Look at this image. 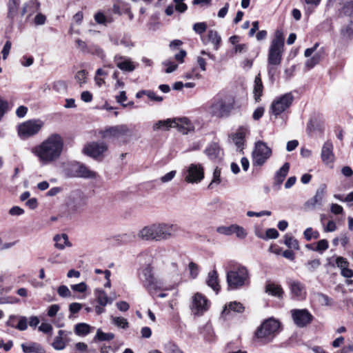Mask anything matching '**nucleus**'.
Segmentation results:
<instances>
[{
  "mask_svg": "<svg viewBox=\"0 0 353 353\" xmlns=\"http://www.w3.org/2000/svg\"><path fill=\"white\" fill-rule=\"evenodd\" d=\"M63 148V139L60 134L54 133L41 143L33 147L31 152L37 157L41 165H48L57 162L60 159Z\"/></svg>",
  "mask_w": 353,
  "mask_h": 353,
  "instance_id": "obj_1",
  "label": "nucleus"
},
{
  "mask_svg": "<svg viewBox=\"0 0 353 353\" xmlns=\"http://www.w3.org/2000/svg\"><path fill=\"white\" fill-rule=\"evenodd\" d=\"M180 228L176 224L156 223L141 229L137 236L143 241H166L176 236Z\"/></svg>",
  "mask_w": 353,
  "mask_h": 353,
  "instance_id": "obj_2",
  "label": "nucleus"
},
{
  "mask_svg": "<svg viewBox=\"0 0 353 353\" xmlns=\"http://www.w3.org/2000/svg\"><path fill=\"white\" fill-rule=\"evenodd\" d=\"M139 277L143 287L150 294L159 290H169L172 288V285H166L162 279L154 275L153 268L150 264L141 268Z\"/></svg>",
  "mask_w": 353,
  "mask_h": 353,
  "instance_id": "obj_3",
  "label": "nucleus"
},
{
  "mask_svg": "<svg viewBox=\"0 0 353 353\" xmlns=\"http://www.w3.org/2000/svg\"><path fill=\"white\" fill-rule=\"evenodd\" d=\"M280 326V322L273 318L265 320L254 332L255 341L262 345L272 343L279 333Z\"/></svg>",
  "mask_w": 353,
  "mask_h": 353,
  "instance_id": "obj_4",
  "label": "nucleus"
},
{
  "mask_svg": "<svg viewBox=\"0 0 353 353\" xmlns=\"http://www.w3.org/2000/svg\"><path fill=\"white\" fill-rule=\"evenodd\" d=\"M234 108V100L230 97L218 94L214 97L208 107L211 116L221 119L229 117Z\"/></svg>",
  "mask_w": 353,
  "mask_h": 353,
  "instance_id": "obj_5",
  "label": "nucleus"
},
{
  "mask_svg": "<svg viewBox=\"0 0 353 353\" xmlns=\"http://www.w3.org/2000/svg\"><path fill=\"white\" fill-rule=\"evenodd\" d=\"M226 280L230 290L248 285L250 283L249 271L245 266L238 265L227 272Z\"/></svg>",
  "mask_w": 353,
  "mask_h": 353,
  "instance_id": "obj_6",
  "label": "nucleus"
},
{
  "mask_svg": "<svg viewBox=\"0 0 353 353\" xmlns=\"http://www.w3.org/2000/svg\"><path fill=\"white\" fill-rule=\"evenodd\" d=\"M284 39L283 32L276 30L272 39L268 54V63L270 65H279L283 53Z\"/></svg>",
  "mask_w": 353,
  "mask_h": 353,
  "instance_id": "obj_7",
  "label": "nucleus"
},
{
  "mask_svg": "<svg viewBox=\"0 0 353 353\" xmlns=\"http://www.w3.org/2000/svg\"><path fill=\"white\" fill-rule=\"evenodd\" d=\"M87 205V199L83 193L79 190L72 192L67 202V212L69 215L82 213Z\"/></svg>",
  "mask_w": 353,
  "mask_h": 353,
  "instance_id": "obj_8",
  "label": "nucleus"
},
{
  "mask_svg": "<svg viewBox=\"0 0 353 353\" xmlns=\"http://www.w3.org/2000/svg\"><path fill=\"white\" fill-rule=\"evenodd\" d=\"M272 153V149L266 143L262 141H256L252 152L253 165L262 166L270 158Z\"/></svg>",
  "mask_w": 353,
  "mask_h": 353,
  "instance_id": "obj_9",
  "label": "nucleus"
},
{
  "mask_svg": "<svg viewBox=\"0 0 353 353\" xmlns=\"http://www.w3.org/2000/svg\"><path fill=\"white\" fill-rule=\"evenodd\" d=\"M44 123L40 119H30L21 123L17 126L19 137L22 139L32 137L41 130Z\"/></svg>",
  "mask_w": 353,
  "mask_h": 353,
  "instance_id": "obj_10",
  "label": "nucleus"
},
{
  "mask_svg": "<svg viewBox=\"0 0 353 353\" xmlns=\"http://www.w3.org/2000/svg\"><path fill=\"white\" fill-rule=\"evenodd\" d=\"M294 101V97L291 92L285 93L276 97L271 103L270 112L275 117L281 115L290 108Z\"/></svg>",
  "mask_w": 353,
  "mask_h": 353,
  "instance_id": "obj_11",
  "label": "nucleus"
},
{
  "mask_svg": "<svg viewBox=\"0 0 353 353\" xmlns=\"http://www.w3.org/2000/svg\"><path fill=\"white\" fill-rule=\"evenodd\" d=\"M108 149V146L105 143L92 141L85 145L83 153L94 159H99L103 158Z\"/></svg>",
  "mask_w": 353,
  "mask_h": 353,
  "instance_id": "obj_12",
  "label": "nucleus"
},
{
  "mask_svg": "<svg viewBox=\"0 0 353 353\" xmlns=\"http://www.w3.org/2000/svg\"><path fill=\"white\" fill-rule=\"evenodd\" d=\"M131 130L125 124L117 125L107 128L101 132V137L104 139H119L131 135Z\"/></svg>",
  "mask_w": 353,
  "mask_h": 353,
  "instance_id": "obj_13",
  "label": "nucleus"
},
{
  "mask_svg": "<svg viewBox=\"0 0 353 353\" xmlns=\"http://www.w3.org/2000/svg\"><path fill=\"white\" fill-rule=\"evenodd\" d=\"M327 192V186L321 184L316 191L314 196L308 199L304 203V208L306 210H313L316 208L323 205V199Z\"/></svg>",
  "mask_w": 353,
  "mask_h": 353,
  "instance_id": "obj_14",
  "label": "nucleus"
},
{
  "mask_svg": "<svg viewBox=\"0 0 353 353\" xmlns=\"http://www.w3.org/2000/svg\"><path fill=\"white\" fill-rule=\"evenodd\" d=\"M209 302L202 294L197 292L192 296L190 308L194 314L202 315L209 308Z\"/></svg>",
  "mask_w": 353,
  "mask_h": 353,
  "instance_id": "obj_15",
  "label": "nucleus"
},
{
  "mask_svg": "<svg viewBox=\"0 0 353 353\" xmlns=\"http://www.w3.org/2000/svg\"><path fill=\"white\" fill-rule=\"evenodd\" d=\"M291 314L294 323L299 327H303L310 324L313 316L306 309H294Z\"/></svg>",
  "mask_w": 353,
  "mask_h": 353,
  "instance_id": "obj_16",
  "label": "nucleus"
},
{
  "mask_svg": "<svg viewBox=\"0 0 353 353\" xmlns=\"http://www.w3.org/2000/svg\"><path fill=\"white\" fill-rule=\"evenodd\" d=\"M204 178V169L199 163H191L187 169L185 181L190 183H197Z\"/></svg>",
  "mask_w": 353,
  "mask_h": 353,
  "instance_id": "obj_17",
  "label": "nucleus"
},
{
  "mask_svg": "<svg viewBox=\"0 0 353 353\" xmlns=\"http://www.w3.org/2000/svg\"><path fill=\"white\" fill-rule=\"evenodd\" d=\"M72 169L74 172L72 176L75 177L86 179H96L99 176L97 172L90 169L89 167L79 162L72 164Z\"/></svg>",
  "mask_w": 353,
  "mask_h": 353,
  "instance_id": "obj_18",
  "label": "nucleus"
},
{
  "mask_svg": "<svg viewBox=\"0 0 353 353\" xmlns=\"http://www.w3.org/2000/svg\"><path fill=\"white\" fill-rule=\"evenodd\" d=\"M172 128H178L183 134L194 131V126L190 120L186 117L172 119Z\"/></svg>",
  "mask_w": 353,
  "mask_h": 353,
  "instance_id": "obj_19",
  "label": "nucleus"
},
{
  "mask_svg": "<svg viewBox=\"0 0 353 353\" xmlns=\"http://www.w3.org/2000/svg\"><path fill=\"white\" fill-rule=\"evenodd\" d=\"M288 285L292 296L298 300H303L306 296L305 286L297 280H290Z\"/></svg>",
  "mask_w": 353,
  "mask_h": 353,
  "instance_id": "obj_20",
  "label": "nucleus"
},
{
  "mask_svg": "<svg viewBox=\"0 0 353 353\" xmlns=\"http://www.w3.org/2000/svg\"><path fill=\"white\" fill-rule=\"evenodd\" d=\"M333 149V143L330 140L326 141L323 145L321 152V157L324 164L329 165L334 161L335 157Z\"/></svg>",
  "mask_w": 353,
  "mask_h": 353,
  "instance_id": "obj_21",
  "label": "nucleus"
},
{
  "mask_svg": "<svg viewBox=\"0 0 353 353\" xmlns=\"http://www.w3.org/2000/svg\"><path fill=\"white\" fill-rule=\"evenodd\" d=\"M249 134V129L246 126H240L231 137L237 149L242 151L246 135Z\"/></svg>",
  "mask_w": 353,
  "mask_h": 353,
  "instance_id": "obj_22",
  "label": "nucleus"
},
{
  "mask_svg": "<svg viewBox=\"0 0 353 353\" xmlns=\"http://www.w3.org/2000/svg\"><path fill=\"white\" fill-rule=\"evenodd\" d=\"M290 170V164L289 163H285L283 166L276 172L274 176V181L273 186L276 187V189H279L281 188V184L285 180L286 176L288 175Z\"/></svg>",
  "mask_w": 353,
  "mask_h": 353,
  "instance_id": "obj_23",
  "label": "nucleus"
},
{
  "mask_svg": "<svg viewBox=\"0 0 353 353\" xmlns=\"http://www.w3.org/2000/svg\"><path fill=\"white\" fill-rule=\"evenodd\" d=\"M204 153L211 160L220 159L222 155V150L216 143H211L205 149Z\"/></svg>",
  "mask_w": 353,
  "mask_h": 353,
  "instance_id": "obj_24",
  "label": "nucleus"
},
{
  "mask_svg": "<svg viewBox=\"0 0 353 353\" xmlns=\"http://www.w3.org/2000/svg\"><path fill=\"white\" fill-rule=\"evenodd\" d=\"M336 264L341 269V274L344 277L351 278L353 276V271L348 268L349 262L342 256H337L336 259Z\"/></svg>",
  "mask_w": 353,
  "mask_h": 353,
  "instance_id": "obj_25",
  "label": "nucleus"
},
{
  "mask_svg": "<svg viewBox=\"0 0 353 353\" xmlns=\"http://www.w3.org/2000/svg\"><path fill=\"white\" fill-rule=\"evenodd\" d=\"M21 347L24 353H45L44 349L37 343H24Z\"/></svg>",
  "mask_w": 353,
  "mask_h": 353,
  "instance_id": "obj_26",
  "label": "nucleus"
},
{
  "mask_svg": "<svg viewBox=\"0 0 353 353\" xmlns=\"http://www.w3.org/2000/svg\"><path fill=\"white\" fill-rule=\"evenodd\" d=\"M53 239L55 242V247L59 250H63L65 246H72L66 234H57L54 236Z\"/></svg>",
  "mask_w": 353,
  "mask_h": 353,
  "instance_id": "obj_27",
  "label": "nucleus"
},
{
  "mask_svg": "<svg viewBox=\"0 0 353 353\" xmlns=\"http://www.w3.org/2000/svg\"><path fill=\"white\" fill-rule=\"evenodd\" d=\"M263 85L261 79V75L259 74L256 76L254 82L253 94L254 98L256 101H259L261 97L263 94Z\"/></svg>",
  "mask_w": 353,
  "mask_h": 353,
  "instance_id": "obj_28",
  "label": "nucleus"
},
{
  "mask_svg": "<svg viewBox=\"0 0 353 353\" xmlns=\"http://www.w3.org/2000/svg\"><path fill=\"white\" fill-rule=\"evenodd\" d=\"M207 284L209 287L213 289L216 292H218L220 290V285L219 284L218 274L217 272L214 270L208 273Z\"/></svg>",
  "mask_w": 353,
  "mask_h": 353,
  "instance_id": "obj_29",
  "label": "nucleus"
},
{
  "mask_svg": "<svg viewBox=\"0 0 353 353\" xmlns=\"http://www.w3.org/2000/svg\"><path fill=\"white\" fill-rule=\"evenodd\" d=\"M265 292L272 296L281 298L283 294V290L281 285L274 283H269L265 285Z\"/></svg>",
  "mask_w": 353,
  "mask_h": 353,
  "instance_id": "obj_30",
  "label": "nucleus"
},
{
  "mask_svg": "<svg viewBox=\"0 0 353 353\" xmlns=\"http://www.w3.org/2000/svg\"><path fill=\"white\" fill-rule=\"evenodd\" d=\"M230 310L241 313L243 312L244 307L239 302H231L228 305H225L223 311L222 312V316L225 317L229 314Z\"/></svg>",
  "mask_w": 353,
  "mask_h": 353,
  "instance_id": "obj_31",
  "label": "nucleus"
},
{
  "mask_svg": "<svg viewBox=\"0 0 353 353\" xmlns=\"http://www.w3.org/2000/svg\"><path fill=\"white\" fill-rule=\"evenodd\" d=\"M39 6L40 4L37 0H30L29 2L23 6L21 14L24 15L28 13L29 15H31L39 10Z\"/></svg>",
  "mask_w": 353,
  "mask_h": 353,
  "instance_id": "obj_32",
  "label": "nucleus"
},
{
  "mask_svg": "<svg viewBox=\"0 0 353 353\" xmlns=\"http://www.w3.org/2000/svg\"><path fill=\"white\" fill-rule=\"evenodd\" d=\"M92 329L93 327L87 323H79L74 326V332L78 336H85L90 334Z\"/></svg>",
  "mask_w": 353,
  "mask_h": 353,
  "instance_id": "obj_33",
  "label": "nucleus"
},
{
  "mask_svg": "<svg viewBox=\"0 0 353 353\" xmlns=\"http://www.w3.org/2000/svg\"><path fill=\"white\" fill-rule=\"evenodd\" d=\"M121 61L117 63V66L121 70L132 72L135 69V65L129 59L121 58Z\"/></svg>",
  "mask_w": 353,
  "mask_h": 353,
  "instance_id": "obj_34",
  "label": "nucleus"
},
{
  "mask_svg": "<svg viewBox=\"0 0 353 353\" xmlns=\"http://www.w3.org/2000/svg\"><path fill=\"white\" fill-rule=\"evenodd\" d=\"M65 331L63 330H59L58 332V336H57L54 338V340L53 343H52V347L57 350H63L65 346L66 343L63 339V335L64 334Z\"/></svg>",
  "mask_w": 353,
  "mask_h": 353,
  "instance_id": "obj_35",
  "label": "nucleus"
},
{
  "mask_svg": "<svg viewBox=\"0 0 353 353\" xmlns=\"http://www.w3.org/2000/svg\"><path fill=\"white\" fill-rule=\"evenodd\" d=\"M114 338V334L112 332L105 333L103 332L101 329H98L94 336L93 341H109Z\"/></svg>",
  "mask_w": 353,
  "mask_h": 353,
  "instance_id": "obj_36",
  "label": "nucleus"
},
{
  "mask_svg": "<svg viewBox=\"0 0 353 353\" xmlns=\"http://www.w3.org/2000/svg\"><path fill=\"white\" fill-rule=\"evenodd\" d=\"M208 40L214 45V48L216 50L219 48L221 38L216 30H210L208 33Z\"/></svg>",
  "mask_w": 353,
  "mask_h": 353,
  "instance_id": "obj_37",
  "label": "nucleus"
},
{
  "mask_svg": "<svg viewBox=\"0 0 353 353\" xmlns=\"http://www.w3.org/2000/svg\"><path fill=\"white\" fill-rule=\"evenodd\" d=\"M312 298L321 305H330L331 304V299L323 293L315 292L313 294Z\"/></svg>",
  "mask_w": 353,
  "mask_h": 353,
  "instance_id": "obj_38",
  "label": "nucleus"
},
{
  "mask_svg": "<svg viewBox=\"0 0 353 353\" xmlns=\"http://www.w3.org/2000/svg\"><path fill=\"white\" fill-rule=\"evenodd\" d=\"M320 2L321 0H303L305 14L308 15L312 14Z\"/></svg>",
  "mask_w": 353,
  "mask_h": 353,
  "instance_id": "obj_39",
  "label": "nucleus"
},
{
  "mask_svg": "<svg viewBox=\"0 0 353 353\" xmlns=\"http://www.w3.org/2000/svg\"><path fill=\"white\" fill-rule=\"evenodd\" d=\"M111 322L119 328L127 329L129 327V323L128 320L123 317L111 316Z\"/></svg>",
  "mask_w": 353,
  "mask_h": 353,
  "instance_id": "obj_40",
  "label": "nucleus"
},
{
  "mask_svg": "<svg viewBox=\"0 0 353 353\" xmlns=\"http://www.w3.org/2000/svg\"><path fill=\"white\" fill-rule=\"evenodd\" d=\"M95 295L97 297V302L101 306H105L109 302L111 303L109 300L108 296L106 293L102 290H97L95 291Z\"/></svg>",
  "mask_w": 353,
  "mask_h": 353,
  "instance_id": "obj_41",
  "label": "nucleus"
},
{
  "mask_svg": "<svg viewBox=\"0 0 353 353\" xmlns=\"http://www.w3.org/2000/svg\"><path fill=\"white\" fill-rule=\"evenodd\" d=\"M163 349L165 353H184L176 343L171 341L165 343Z\"/></svg>",
  "mask_w": 353,
  "mask_h": 353,
  "instance_id": "obj_42",
  "label": "nucleus"
},
{
  "mask_svg": "<svg viewBox=\"0 0 353 353\" xmlns=\"http://www.w3.org/2000/svg\"><path fill=\"white\" fill-rule=\"evenodd\" d=\"M341 34L344 39H349L353 36V21L341 30Z\"/></svg>",
  "mask_w": 353,
  "mask_h": 353,
  "instance_id": "obj_43",
  "label": "nucleus"
},
{
  "mask_svg": "<svg viewBox=\"0 0 353 353\" xmlns=\"http://www.w3.org/2000/svg\"><path fill=\"white\" fill-rule=\"evenodd\" d=\"M221 182V169L218 167H216L213 172V177L210 182V183L208 185V188L212 189L214 185H218Z\"/></svg>",
  "mask_w": 353,
  "mask_h": 353,
  "instance_id": "obj_44",
  "label": "nucleus"
},
{
  "mask_svg": "<svg viewBox=\"0 0 353 353\" xmlns=\"http://www.w3.org/2000/svg\"><path fill=\"white\" fill-rule=\"evenodd\" d=\"M321 59V55L319 53H315L311 58H309L305 61V67L307 69H311L318 64Z\"/></svg>",
  "mask_w": 353,
  "mask_h": 353,
  "instance_id": "obj_45",
  "label": "nucleus"
},
{
  "mask_svg": "<svg viewBox=\"0 0 353 353\" xmlns=\"http://www.w3.org/2000/svg\"><path fill=\"white\" fill-rule=\"evenodd\" d=\"M170 128H172V119H168L166 120L159 121L153 126V128L154 130H159V129L168 130Z\"/></svg>",
  "mask_w": 353,
  "mask_h": 353,
  "instance_id": "obj_46",
  "label": "nucleus"
},
{
  "mask_svg": "<svg viewBox=\"0 0 353 353\" xmlns=\"http://www.w3.org/2000/svg\"><path fill=\"white\" fill-rule=\"evenodd\" d=\"M340 3L343 6V12L346 14H353V0H341Z\"/></svg>",
  "mask_w": 353,
  "mask_h": 353,
  "instance_id": "obj_47",
  "label": "nucleus"
},
{
  "mask_svg": "<svg viewBox=\"0 0 353 353\" xmlns=\"http://www.w3.org/2000/svg\"><path fill=\"white\" fill-rule=\"evenodd\" d=\"M305 239L307 241H310L312 239H316L319 237V232L313 230L312 228H307L303 232Z\"/></svg>",
  "mask_w": 353,
  "mask_h": 353,
  "instance_id": "obj_48",
  "label": "nucleus"
},
{
  "mask_svg": "<svg viewBox=\"0 0 353 353\" xmlns=\"http://www.w3.org/2000/svg\"><path fill=\"white\" fill-rule=\"evenodd\" d=\"M284 243L288 248L294 249L299 248V243L297 240H296L293 236L289 234H286L285 236Z\"/></svg>",
  "mask_w": 353,
  "mask_h": 353,
  "instance_id": "obj_49",
  "label": "nucleus"
},
{
  "mask_svg": "<svg viewBox=\"0 0 353 353\" xmlns=\"http://www.w3.org/2000/svg\"><path fill=\"white\" fill-rule=\"evenodd\" d=\"M234 225L232 224L229 226H220L216 228V232L221 234L230 236L234 234Z\"/></svg>",
  "mask_w": 353,
  "mask_h": 353,
  "instance_id": "obj_50",
  "label": "nucleus"
},
{
  "mask_svg": "<svg viewBox=\"0 0 353 353\" xmlns=\"http://www.w3.org/2000/svg\"><path fill=\"white\" fill-rule=\"evenodd\" d=\"M321 265V261L319 259H312L310 261H308L305 263L306 268L308 272H312L315 271Z\"/></svg>",
  "mask_w": 353,
  "mask_h": 353,
  "instance_id": "obj_51",
  "label": "nucleus"
},
{
  "mask_svg": "<svg viewBox=\"0 0 353 353\" xmlns=\"http://www.w3.org/2000/svg\"><path fill=\"white\" fill-rule=\"evenodd\" d=\"M234 234H236V237L241 239H243L247 236V232L245 230L236 224H234Z\"/></svg>",
  "mask_w": 353,
  "mask_h": 353,
  "instance_id": "obj_52",
  "label": "nucleus"
},
{
  "mask_svg": "<svg viewBox=\"0 0 353 353\" xmlns=\"http://www.w3.org/2000/svg\"><path fill=\"white\" fill-rule=\"evenodd\" d=\"M28 327V319L26 316H19L18 317V323L16 325V329L23 331L26 330Z\"/></svg>",
  "mask_w": 353,
  "mask_h": 353,
  "instance_id": "obj_53",
  "label": "nucleus"
},
{
  "mask_svg": "<svg viewBox=\"0 0 353 353\" xmlns=\"http://www.w3.org/2000/svg\"><path fill=\"white\" fill-rule=\"evenodd\" d=\"M87 74V72L84 70H80L76 74L75 79L79 83L80 86L86 82Z\"/></svg>",
  "mask_w": 353,
  "mask_h": 353,
  "instance_id": "obj_54",
  "label": "nucleus"
},
{
  "mask_svg": "<svg viewBox=\"0 0 353 353\" xmlns=\"http://www.w3.org/2000/svg\"><path fill=\"white\" fill-rule=\"evenodd\" d=\"M52 88L57 92H62L65 91L66 84L63 81H57L53 83Z\"/></svg>",
  "mask_w": 353,
  "mask_h": 353,
  "instance_id": "obj_55",
  "label": "nucleus"
},
{
  "mask_svg": "<svg viewBox=\"0 0 353 353\" xmlns=\"http://www.w3.org/2000/svg\"><path fill=\"white\" fill-rule=\"evenodd\" d=\"M193 30L199 34H202L207 30V25L204 22L196 23L193 26Z\"/></svg>",
  "mask_w": 353,
  "mask_h": 353,
  "instance_id": "obj_56",
  "label": "nucleus"
},
{
  "mask_svg": "<svg viewBox=\"0 0 353 353\" xmlns=\"http://www.w3.org/2000/svg\"><path fill=\"white\" fill-rule=\"evenodd\" d=\"M58 294L63 298H68L71 296V292L66 285H61L57 289Z\"/></svg>",
  "mask_w": 353,
  "mask_h": 353,
  "instance_id": "obj_57",
  "label": "nucleus"
},
{
  "mask_svg": "<svg viewBox=\"0 0 353 353\" xmlns=\"http://www.w3.org/2000/svg\"><path fill=\"white\" fill-rule=\"evenodd\" d=\"M329 247L328 241L325 239H321L316 243L315 251L322 252L326 250Z\"/></svg>",
  "mask_w": 353,
  "mask_h": 353,
  "instance_id": "obj_58",
  "label": "nucleus"
},
{
  "mask_svg": "<svg viewBox=\"0 0 353 353\" xmlns=\"http://www.w3.org/2000/svg\"><path fill=\"white\" fill-rule=\"evenodd\" d=\"M176 171L172 170L160 178V181L163 183H166L171 181L176 176Z\"/></svg>",
  "mask_w": 353,
  "mask_h": 353,
  "instance_id": "obj_59",
  "label": "nucleus"
},
{
  "mask_svg": "<svg viewBox=\"0 0 353 353\" xmlns=\"http://www.w3.org/2000/svg\"><path fill=\"white\" fill-rule=\"evenodd\" d=\"M184 0H174L175 3V9L176 11L183 13L186 11L188 6L184 3Z\"/></svg>",
  "mask_w": 353,
  "mask_h": 353,
  "instance_id": "obj_60",
  "label": "nucleus"
},
{
  "mask_svg": "<svg viewBox=\"0 0 353 353\" xmlns=\"http://www.w3.org/2000/svg\"><path fill=\"white\" fill-rule=\"evenodd\" d=\"M19 0H10L9 3V17H13L17 12V8L19 4Z\"/></svg>",
  "mask_w": 353,
  "mask_h": 353,
  "instance_id": "obj_61",
  "label": "nucleus"
},
{
  "mask_svg": "<svg viewBox=\"0 0 353 353\" xmlns=\"http://www.w3.org/2000/svg\"><path fill=\"white\" fill-rule=\"evenodd\" d=\"M189 270H190V276L192 278V279H195L197 275L199 274V267L198 265L193 263V262H190L189 263Z\"/></svg>",
  "mask_w": 353,
  "mask_h": 353,
  "instance_id": "obj_62",
  "label": "nucleus"
},
{
  "mask_svg": "<svg viewBox=\"0 0 353 353\" xmlns=\"http://www.w3.org/2000/svg\"><path fill=\"white\" fill-rule=\"evenodd\" d=\"M71 288L78 292H84L87 290V285L84 282L71 285Z\"/></svg>",
  "mask_w": 353,
  "mask_h": 353,
  "instance_id": "obj_63",
  "label": "nucleus"
},
{
  "mask_svg": "<svg viewBox=\"0 0 353 353\" xmlns=\"http://www.w3.org/2000/svg\"><path fill=\"white\" fill-rule=\"evenodd\" d=\"M163 64L165 66H167V68L165 70V72L166 73H171V72H174V70H176V69L178 67L177 64H176L173 62H171L170 61H165L163 63Z\"/></svg>",
  "mask_w": 353,
  "mask_h": 353,
  "instance_id": "obj_64",
  "label": "nucleus"
}]
</instances>
